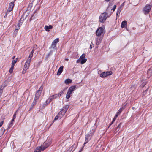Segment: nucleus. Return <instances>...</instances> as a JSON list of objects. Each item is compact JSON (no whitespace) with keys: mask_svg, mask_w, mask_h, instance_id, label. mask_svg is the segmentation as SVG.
<instances>
[{"mask_svg":"<svg viewBox=\"0 0 152 152\" xmlns=\"http://www.w3.org/2000/svg\"><path fill=\"white\" fill-rule=\"evenodd\" d=\"M64 67L63 66H61L59 68L58 71L57 75H59L62 72Z\"/></svg>","mask_w":152,"mask_h":152,"instance_id":"obj_13","label":"nucleus"},{"mask_svg":"<svg viewBox=\"0 0 152 152\" xmlns=\"http://www.w3.org/2000/svg\"><path fill=\"white\" fill-rule=\"evenodd\" d=\"M121 10L122 9H121V7H119L118 8L117 11L116 13V16H117L118 15H119Z\"/></svg>","mask_w":152,"mask_h":152,"instance_id":"obj_22","label":"nucleus"},{"mask_svg":"<svg viewBox=\"0 0 152 152\" xmlns=\"http://www.w3.org/2000/svg\"><path fill=\"white\" fill-rule=\"evenodd\" d=\"M117 117H118V116H117V115H115V116L114 117V118L113 119V121H115V120L116 119Z\"/></svg>","mask_w":152,"mask_h":152,"instance_id":"obj_42","label":"nucleus"},{"mask_svg":"<svg viewBox=\"0 0 152 152\" xmlns=\"http://www.w3.org/2000/svg\"><path fill=\"white\" fill-rule=\"evenodd\" d=\"M88 142H86V141H85V142H84V143L83 144V147H84V146H85V145Z\"/></svg>","mask_w":152,"mask_h":152,"instance_id":"obj_46","label":"nucleus"},{"mask_svg":"<svg viewBox=\"0 0 152 152\" xmlns=\"http://www.w3.org/2000/svg\"><path fill=\"white\" fill-rule=\"evenodd\" d=\"M6 86V84H5V82H4L2 85L1 86V88H3L4 87H5V86Z\"/></svg>","mask_w":152,"mask_h":152,"instance_id":"obj_33","label":"nucleus"},{"mask_svg":"<svg viewBox=\"0 0 152 152\" xmlns=\"http://www.w3.org/2000/svg\"><path fill=\"white\" fill-rule=\"evenodd\" d=\"M124 3H123L121 5V7H122L124 5Z\"/></svg>","mask_w":152,"mask_h":152,"instance_id":"obj_56","label":"nucleus"},{"mask_svg":"<svg viewBox=\"0 0 152 152\" xmlns=\"http://www.w3.org/2000/svg\"><path fill=\"white\" fill-rule=\"evenodd\" d=\"M57 94H55L53 95L52 96H50L46 101L45 103H46V104H49L53 99L56 98L57 97Z\"/></svg>","mask_w":152,"mask_h":152,"instance_id":"obj_6","label":"nucleus"},{"mask_svg":"<svg viewBox=\"0 0 152 152\" xmlns=\"http://www.w3.org/2000/svg\"><path fill=\"white\" fill-rule=\"evenodd\" d=\"M71 94V93L68 91L66 94V98L67 99H69L70 97Z\"/></svg>","mask_w":152,"mask_h":152,"instance_id":"obj_24","label":"nucleus"},{"mask_svg":"<svg viewBox=\"0 0 152 152\" xmlns=\"http://www.w3.org/2000/svg\"><path fill=\"white\" fill-rule=\"evenodd\" d=\"M69 108L68 105H66L63 107L62 110L59 112L58 114L59 116V118L61 119L65 114V113Z\"/></svg>","mask_w":152,"mask_h":152,"instance_id":"obj_2","label":"nucleus"},{"mask_svg":"<svg viewBox=\"0 0 152 152\" xmlns=\"http://www.w3.org/2000/svg\"><path fill=\"white\" fill-rule=\"evenodd\" d=\"M9 12H7V11L6 12V15H5L4 16V18H5L7 17V14L9 13Z\"/></svg>","mask_w":152,"mask_h":152,"instance_id":"obj_50","label":"nucleus"},{"mask_svg":"<svg viewBox=\"0 0 152 152\" xmlns=\"http://www.w3.org/2000/svg\"><path fill=\"white\" fill-rule=\"evenodd\" d=\"M82 151H81L80 150L78 152H81Z\"/></svg>","mask_w":152,"mask_h":152,"instance_id":"obj_58","label":"nucleus"},{"mask_svg":"<svg viewBox=\"0 0 152 152\" xmlns=\"http://www.w3.org/2000/svg\"><path fill=\"white\" fill-rule=\"evenodd\" d=\"M112 73V72L111 71L104 72L100 74V76L102 78H104L107 76L111 75Z\"/></svg>","mask_w":152,"mask_h":152,"instance_id":"obj_7","label":"nucleus"},{"mask_svg":"<svg viewBox=\"0 0 152 152\" xmlns=\"http://www.w3.org/2000/svg\"><path fill=\"white\" fill-rule=\"evenodd\" d=\"M13 69H14V68L12 67H11L10 68V69L9 70V72L10 73H12L13 71Z\"/></svg>","mask_w":152,"mask_h":152,"instance_id":"obj_31","label":"nucleus"},{"mask_svg":"<svg viewBox=\"0 0 152 152\" xmlns=\"http://www.w3.org/2000/svg\"><path fill=\"white\" fill-rule=\"evenodd\" d=\"M116 5H114L113 7V8H112V9L111 10H113V11L114 12L115 10V9L116 8Z\"/></svg>","mask_w":152,"mask_h":152,"instance_id":"obj_32","label":"nucleus"},{"mask_svg":"<svg viewBox=\"0 0 152 152\" xmlns=\"http://www.w3.org/2000/svg\"><path fill=\"white\" fill-rule=\"evenodd\" d=\"M94 47V44L92 43V42L91 43V44L90 45V48L91 49L93 47Z\"/></svg>","mask_w":152,"mask_h":152,"instance_id":"obj_34","label":"nucleus"},{"mask_svg":"<svg viewBox=\"0 0 152 152\" xmlns=\"http://www.w3.org/2000/svg\"><path fill=\"white\" fill-rule=\"evenodd\" d=\"M121 124L122 123H120L118 125V126H117V128L116 129L115 131V133H116L117 132L119 131L121 127Z\"/></svg>","mask_w":152,"mask_h":152,"instance_id":"obj_20","label":"nucleus"},{"mask_svg":"<svg viewBox=\"0 0 152 152\" xmlns=\"http://www.w3.org/2000/svg\"><path fill=\"white\" fill-rule=\"evenodd\" d=\"M75 88L76 86H72L69 88L68 91L72 94V92L75 90Z\"/></svg>","mask_w":152,"mask_h":152,"instance_id":"obj_14","label":"nucleus"},{"mask_svg":"<svg viewBox=\"0 0 152 152\" xmlns=\"http://www.w3.org/2000/svg\"><path fill=\"white\" fill-rule=\"evenodd\" d=\"M86 56V55L85 54H83L82 55L80 56V59L81 60L83 59H84V58Z\"/></svg>","mask_w":152,"mask_h":152,"instance_id":"obj_29","label":"nucleus"},{"mask_svg":"<svg viewBox=\"0 0 152 152\" xmlns=\"http://www.w3.org/2000/svg\"><path fill=\"white\" fill-rule=\"evenodd\" d=\"M42 150V148L40 146H37L36 147L35 150L34 151V152H41Z\"/></svg>","mask_w":152,"mask_h":152,"instance_id":"obj_16","label":"nucleus"},{"mask_svg":"<svg viewBox=\"0 0 152 152\" xmlns=\"http://www.w3.org/2000/svg\"><path fill=\"white\" fill-rule=\"evenodd\" d=\"M38 48L37 46V45H34L33 47V50H35L36 49Z\"/></svg>","mask_w":152,"mask_h":152,"instance_id":"obj_30","label":"nucleus"},{"mask_svg":"<svg viewBox=\"0 0 152 152\" xmlns=\"http://www.w3.org/2000/svg\"><path fill=\"white\" fill-rule=\"evenodd\" d=\"M34 13H33L32 15L31 16V17L30 18V21H31L32 20H33V19H34V18H33V17L34 16Z\"/></svg>","mask_w":152,"mask_h":152,"instance_id":"obj_36","label":"nucleus"},{"mask_svg":"<svg viewBox=\"0 0 152 152\" xmlns=\"http://www.w3.org/2000/svg\"><path fill=\"white\" fill-rule=\"evenodd\" d=\"M4 122V121H3L0 123V127L2 126Z\"/></svg>","mask_w":152,"mask_h":152,"instance_id":"obj_43","label":"nucleus"},{"mask_svg":"<svg viewBox=\"0 0 152 152\" xmlns=\"http://www.w3.org/2000/svg\"><path fill=\"white\" fill-rule=\"evenodd\" d=\"M147 89L144 92H143V94L145 95V94L147 93Z\"/></svg>","mask_w":152,"mask_h":152,"instance_id":"obj_44","label":"nucleus"},{"mask_svg":"<svg viewBox=\"0 0 152 152\" xmlns=\"http://www.w3.org/2000/svg\"><path fill=\"white\" fill-rule=\"evenodd\" d=\"M5 129L3 127L1 128L0 130V135H2L4 133Z\"/></svg>","mask_w":152,"mask_h":152,"instance_id":"obj_21","label":"nucleus"},{"mask_svg":"<svg viewBox=\"0 0 152 152\" xmlns=\"http://www.w3.org/2000/svg\"><path fill=\"white\" fill-rule=\"evenodd\" d=\"M30 66V64L25 63V64L24 66V69H25L27 70Z\"/></svg>","mask_w":152,"mask_h":152,"instance_id":"obj_25","label":"nucleus"},{"mask_svg":"<svg viewBox=\"0 0 152 152\" xmlns=\"http://www.w3.org/2000/svg\"><path fill=\"white\" fill-rule=\"evenodd\" d=\"M72 80L70 79H66L64 81V83L66 85H68L72 82Z\"/></svg>","mask_w":152,"mask_h":152,"instance_id":"obj_18","label":"nucleus"},{"mask_svg":"<svg viewBox=\"0 0 152 152\" xmlns=\"http://www.w3.org/2000/svg\"><path fill=\"white\" fill-rule=\"evenodd\" d=\"M107 13L106 12L103 13L100 15L99 18V21L100 22L104 23L107 17H109L111 15V14L107 15Z\"/></svg>","mask_w":152,"mask_h":152,"instance_id":"obj_1","label":"nucleus"},{"mask_svg":"<svg viewBox=\"0 0 152 152\" xmlns=\"http://www.w3.org/2000/svg\"><path fill=\"white\" fill-rule=\"evenodd\" d=\"M58 118H59V116L58 115H58L55 117L54 118V120H56L57 119H58Z\"/></svg>","mask_w":152,"mask_h":152,"instance_id":"obj_35","label":"nucleus"},{"mask_svg":"<svg viewBox=\"0 0 152 152\" xmlns=\"http://www.w3.org/2000/svg\"><path fill=\"white\" fill-rule=\"evenodd\" d=\"M95 129H96L95 128H94V129H92V131H90L89 133L86 136L85 141L88 142L91 140L92 136L94 134Z\"/></svg>","mask_w":152,"mask_h":152,"instance_id":"obj_3","label":"nucleus"},{"mask_svg":"<svg viewBox=\"0 0 152 152\" xmlns=\"http://www.w3.org/2000/svg\"><path fill=\"white\" fill-rule=\"evenodd\" d=\"M102 39V38L101 37H98L97 38L96 42V45H99L101 42Z\"/></svg>","mask_w":152,"mask_h":152,"instance_id":"obj_15","label":"nucleus"},{"mask_svg":"<svg viewBox=\"0 0 152 152\" xmlns=\"http://www.w3.org/2000/svg\"><path fill=\"white\" fill-rule=\"evenodd\" d=\"M43 89V87L42 86H41L39 89L36 92L35 94V97L34 99L37 101L39 98L41 92Z\"/></svg>","mask_w":152,"mask_h":152,"instance_id":"obj_4","label":"nucleus"},{"mask_svg":"<svg viewBox=\"0 0 152 152\" xmlns=\"http://www.w3.org/2000/svg\"><path fill=\"white\" fill-rule=\"evenodd\" d=\"M52 28L53 26L51 25H50L49 26L45 25V26L44 28L47 31L49 32L50 31V29H52Z\"/></svg>","mask_w":152,"mask_h":152,"instance_id":"obj_12","label":"nucleus"},{"mask_svg":"<svg viewBox=\"0 0 152 152\" xmlns=\"http://www.w3.org/2000/svg\"><path fill=\"white\" fill-rule=\"evenodd\" d=\"M18 58H16V60H13L12 62V63H14V64H15L16 62V61H17V59Z\"/></svg>","mask_w":152,"mask_h":152,"instance_id":"obj_38","label":"nucleus"},{"mask_svg":"<svg viewBox=\"0 0 152 152\" xmlns=\"http://www.w3.org/2000/svg\"><path fill=\"white\" fill-rule=\"evenodd\" d=\"M14 65H15V64H14V63H12V65H11V67L14 68Z\"/></svg>","mask_w":152,"mask_h":152,"instance_id":"obj_48","label":"nucleus"},{"mask_svg":"<svg viewBox=\"0 0 152 152\" xmlns=\"http://www.w3.org/2000/svg\"><path fill=\"white\" fill-rule=\"evenodd\" d=\"M50 145V142H44L42 145H41V147L42 148V151H43L47 148Z\"/></svg>","mask_w":152,"mask_h":152,"instance_id":"obj_9","label":"nucleus"},{"mask_svg":"<svg viewBox=\"0 0 152 152\" xmlns=\"http://www.w3.org/2000/svg\"><path fill=\"white\" fill-rule=\"evenodd\" d=\"M127 24V22L126 21H124L122 22L121 24V27L122 28L125 27L126 26Z\"/></svg>","mask_w":152,"mask_h":152,"instance_id":"obj_17","label":"nucleus"},{"mask_svg":"<svg viewBox=\"0 0 152 152\" xmlns=\"http://www.w3.org/2000/svg\"><path fill=\"white\" fill-rule=\"evenodd\" d=\"M59 39L58 38H56L55 40H54V41L52 42L50 47L51 48H52L53 49L55 48L56 47V44L59 42Z\"/></svg>","mask_w":152,"mask_h":152,"instance_id":"obj_8","label":"nucleus"},{"mask_svg":"<svg viewBox=\"0 0 152 152\" xmlns=\"http://www.w3.org/2000/svg\"><path fill=\"white\" fill-rule=\"evenodd\" d=\"M115 121H113V120L112 122H111V123L109 125V127Z\"/></svg>","mask_w":152,"mask_h":152,"instance_id":"obj_47","label":"nucleus"},{"mask_svg":"<svg viewBox=\"0 0 152 152\" xmlns=\"http://www.w3.org/2000/svg\"><path fill=\"white\" fill-rule=\"evenodd\" d=\"M37 101L34 99V100L32 103V104H31V107L30 108V109H32L33 108L34 106L35 105H36V103L37 102Z\"/></svg>","mask_w":152,"mask_h":152,"instance_id":"obj_19","label":"nucleus"},{"mask_svg":"<svg viewBox=\"0 0 152 152\" xmlns=\"http://www.w3.org/2000/svg\"><path fill=\"white\" fill-rule=\"evenodd\" d=\"M31 59V58H28L25 63L30 64Z\"/></svg>","mask_w":152,"mask_h":152,"instance_id":"obj_27","label":"nucleus"},{"mask_svg":"<svg viewBox=\"0 0 152 152\" xmlns=\"http://www.w3.org/2000/svg\"><path fill=\"white\" fill-rule=\"evenodd\" d=\"M27 70L26 69H23V71H22V73L23 74H24V73H26V71Z\"/></svg>","mask_w":152,"mask_h":152,"instance_id":"obj_41","label":"nucleus"},{"mask_svg":"<svg viewBox=\"0 0 152 152\" xmlns=\"http://www.w3.org/2000/svg\"><path fill=\"white\" fill-rule=\"evenodd\" d=\"M150 71V69H149L148 71V72H147V73L148 74H149V71Z\"/></svg>","mask_w":152,"mask_h":152,"instance_id":"obj_52","label":"nucleus"},{"mask_svg":"<svg viewBox=\"0 0 152 152\" xmlns=\"http://www.w3.org/2000/svg\"><path fill=\"white\" fill-rule=\"evenodd\" d=\"M83 147H82L80 150L81 151H83Z\"/></svg>","mask_w":152,"mask_h":152,"instance_id":"obj_53","label":"nucleus"},{"mask_svg":"<svg viewBox=\"0 0 152 152\" xmlns=\"http://www.w3.org/2000/svg\"><path fill=\"white\" fill-rule=\"evenodd\" d=\"M110 0H105V1L107 2H108L110 1Z\"/></svg>","mask_w":152,"mask_h":152,"instance_id":"obj_54","label":"nucleus"},{"mask_svg":"<svg viewBox=\"0 0 152 152\" xmlns=\"http://www.w3.org/2000/svg\"><path fill=\"white\" fill-rule=\"evenodd\" d=\"M134 107H132V109H134Z\"/></svg>","mask_w":152,"mask_h":152,"instance_id":"obj_59","label":"nucleus"},{"mask_svg":"<svg viewBox=\"0 0 152 152\" xmlns=\"http://www.w3.org/2000/svg\"><path fill=\"white\" fill-rule=\"evenodd\" d=\"M15 120L14 119H12V120L10 122V123L9 124V126L8 127V128H10V127H12V126L13 125L14 122V121Z\"/></svg>","mask_w":152,"mask_h":152,"instance_id":"obj_23","label":"nucleus"},{"mask_svg":"<svg viewBox=\"0 0 152 152\" xmlns=\"http://www.w3.org/2000/svg\"><path fill=\"white\" fill-rule=\"evenodd\" d=\"M35 50H32V51L30 53V54H33L34 53V52Z\"/></svg>","mask_w":152,"mask_h":152,"instance_id":"obj_49","label":"nucleus"},{"mask_svg":"<svg viewBox=\"0 0 152 152\" xmlns=\"http://www.w3.org/2000/svg\"><path fill=\"white\" fill-rule=\"evenodd\" d=\"M16 118V114L15 113L14 114L13 116V118L15 120Z\"/></svg>","mask_w":152,"mask_h":152,"instance_id":"obj_45","label":"nucleus"},{"mask_svg":"<svg viewBox=\"0 0 152 152\" xmlns=\"http://www.w3.org/2000/svg\"><path fill=\"white\" fill-rule=\"evenodd\" d=\"M33 56V54H30L28 58H31V59Z\"/></svg>","mask_w":152,"mask_h":152,"instance_id":"obj_40","label":"nucleus"},{"mask_svg":"<svg viewBox=\"0 0 152 152\" xmlns=\"http://www.w3.org/2000/svg\"><path fill=\"white\" fill-rule=\"evenodd\" d=\"M103 29L102 27H99L96 31V34L98 36H100L103 33Z\"/></svg>","mask_w":152,"mask_h":152,"instance_id":"obj_10","label":"nucleus"},{"mask_svg":"<svg viewBox=\"0 0 152 152\" xmlns=\"http://www.w3.org/2000/svg\"><path fill=\"white\" fill-rule=\"evenodd\" d=\"M19 26H18V28H17L15 29V31L16 32H17L18 29H20V25H21V24H20L19 23Z\"/></svg>","mask_w":152,"mask_h":152,"instance_id":"obj_37","label":"nucleus"},{"mask_svg":"<svg viewBox=\"0 0 152 152\" xmlns=\"http://www.w3.org/2000/svg\"><path fill=\"white\" fill-rule=\"evenodd\" d=\"M14 6V2H11L9 4V8L7 10V12H10L12 10Z\"/></svg>","mask_w":152,"mask_h":152,"instance_id":"obj_11","label":"nucleus"},{"mask_svg":"<svg viewBox=\"0 0 152 152\" xmlns=\"http://www.w3.org/2000/svg\"><path fill=\"white\" fill-rule=\"evenodd\" d=\"M122 108H120L116 113L115 115H117V116L118 117V115L121 113L122 111Z\"/></svg>","mask_w":152,"mask_h":152,"instance_id":"obj_26","label":"nucleus"},{"mask_svg":"<svg viewBox=\"0 0 152 152\" xmlns=\"http://www.w3.org/2000/svg\"><path fill=\"white\" fill-rule=\"evenodd\" d=\"M81 64H83L84 63H85L87 61V59L85 58L81 59Z\"/></svg>","mask_w":152,"mask_h":152,"instance_id":"obj_28","label":"nucleus"},{"mask_svg":"<svg viewBox=\"0 0 152 152\" xmlns=\"http://www.w3.org/2000/svg\"><path fill=\"white\" fill-rule=\"evenodd\" d=\"M80 59H78L77 60L76 62L77 63H79L80 62Z\"/></svg>","mask_w":152,"mask_h":152,"instance_id":"obj_51","label":"nucleus"},{"mask_svg":"<svg viewBox=\"0 0 152 152\" xmlns=\"http://www.w3.org/2000/svg\"><path fill=\"white\" fill-rule=\"evenodd\" d=\"M3 88H0V94H1L3 92Z\"/></svg>","mask_w":152,"mask_h":152,"instance_id":"obj_39","label":"nucleus"},{"mask_svg":"<svg viewBox=\"0 0 152 152\" xmlns=\"http://www.w3.org/2000/svg\"><path fill=\"white\" fill-rule=\"evenodd\" d=\"M65 60H66L67 61H68V59H67V58H66V59H65Z\"/></svg>","mask_w":152,"mask_h":152,"instance_id":"obj_57","label":"nucleus"},{"mask_svg":"<svg viewBox=\"0 0 152 152\" xmlns=\"http://www.w3.org/2000/svg\"><path fill=\"white\" fill-rule=\"evenodd\" d=\"M151 6L150 5H146L143 8V11L145 14H148L150 12Z\"/></svg>","mask_w":152,"mask_h":152,"instance_id":"obj_5","label":"nucleus"},{"mask_svg":"<svg viewBox=\"0 0 152 152\" xmlns=\"http://www.w3.org/2000/svg\"><path fill=\"white\" fill-rule=\"evenodd\" d=\"M15 56H14L13 57H12V58H13V59H14V58H15Z\"/></svg>","mask_w":152,"mask_h":152,"instance_id":"obj_55","label":"nucleus"}]
</instances>
